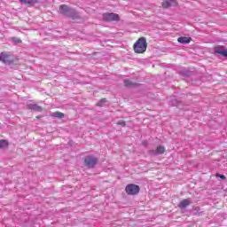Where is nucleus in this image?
<instances>
[{
	"label": "nucleus",
	"instance_id": "2eb2a0df",
	"mask_svg": "<svg viewBox=\"0 0 227 227\" xmlns=\"http://www.w3.org/2000/svg\"><path fill=\"white\" fill-rule=\"evenodd\" d=\"M20 3H23V4H36L38 3L37 0H20Z\"/></svg>",
	"mask_w": 227,
	"mask_h": 227
},
{
	"label": "nucleus",
	"instance_id": "1a4fd4ad",
	"mask_svg": "<svg viewBox=\"0 0 227 227\" xmlns=\"http://www.w3.org/2000/svg\"><path fill=\"white\" fill-rule=\"evenodd\" d=\"M191 203H192V201H191V199H184L183 200L180 201V203L177 205L178 208H187V207H189L191 205Z\"/></svg>",
	"mask_w": 227,
	"mask_h": 227
},
{
	"label": "nucleus",
	"instance_id": "f03ea898",
	"mask_svg": "<svg viewBox=\"0 0 227 227\" xmlns=\"http://www.w3.org/2000/svg\"><path fill=\"white\" fill-rule=\"evenodd\" d=\"M139 191H141L139 185L134 184H129L125 188V192L129 196H136L137 194H139Z\"/></svg>",
	"mask_w": 227,
	"mask_h": 227
},
{
	"label": "nucleus",
	"instance_id": "aec40b11",
	"mask_svg": "<svg viewBox=\"0 0 227 227\" xmlns=\"http://www.w3.org/2000/svg\"><path fill=\"white\" fill-rule=\"evenodd\" d=\"M217 176H219V178H222V180H226V176L224 175H217Z\"/></svg>",
	"mask_w": 227,
	"mask_h": 227
},
{
	"label": "nucleus",
	"instance_id": "39448f33",
	"mask_svg": "<svg viewBox=\"0 0 227 227\" xmlns=\"http://www.w3.org/2000/svg\"><path fill=\"white\" fill-rule=\"evenodd\" d=\"M59 13H62V15H67V13H70L68 17H72V15H74L75 11L74 9H70L68 5L62 4L59 6Z\"/></svg>",
	"mask_w": 227,
	"mask_h": 227
},
{
	"label": "nucleus",
	"instance_id": "f257e3e1",
	"mask_svg": "<svg viewBox=\"0 0 227 227\" xmlns=\"http://www.w3.org/2000/svg\"><path fill=\"white\" fill-rule=\"evenodd\" d=\"M148 49V43L145 37H140L133 45V50L136 54H145Z\"/></svg>",
	"mask_w": 227,
	"mask_h": 227
},
{
	"label": "nucleus",
	"instance_id": "6e6552de",
	"mask_svg": "<svg viewBox=\"0 0 227 227\" xmlns=\"http://www.w3.org/2000/svg\"><path fill=\"white\" fill-rule=\"evenodd\" d=\"M161 6L164 9L171 8V6H178V2L176 0H163Z\"/></svg>",
	"mask_w": 227,
	"mask_h": 227
},
{
	"label": "nucleus",
	"instance_id": "4be33fe9",
	"mask_svg": "<svg viewBox=\"0 0 227 227\" xmlns=\"http://www.w3.org/2000/svg\"><path fill=\"white\" fill-rule=\"evenodd\" d=\"M36 120H40V115L35 116Z\"/></svg>",
	"mask_w": 227,
	"mask_h": 227
},
{
	"label": "nucleus",
	"instance_id": "4468645a",
	"mask_svg": "<svg viewBox=\"0 0 227 227\" xmlns=\"http://www.w3.org/2000/svg\"><path fill=\"white\" fill-rule=\"evenodd\" d=\"M177 42L179 43H191V37H179Z\"/></svg>",
	"mask_w": 227,
	"mask_h": 227
},
{
	"label": "nucleus",
	"instance_id": "7ed1b4c3",
	"mask_svg": "<svg viewBox=\"0 0 227 227\" xmlns=\"http://www.w3.org/2000/svg\"><path fill=\"white\" fill-rule=\"evenodd\" d=\"M103 20L106 22H118L120 20V15L114 12H106L103 14Z\"/></svg>",
	"mask_w": 227,
	"mask_h": 227
},
{
	"label": "nucleus",
	"instance_id": "f8f14e48",
	"mask_svg": "<svg viewBox=\"0 0 227 227\" xmlns=\"http://www.w3.org/2000/svg\"><path fill=\"white\" fill-rule=\"evenodd\" d=\"M8 146H10V143L8 142V140L0 139V150L8 148Z\"/></svg>",
	"mask_w": 227,
	"mask_h": 227
},
{
	"label": "nucleus",
	"instance_id": "423d86ee",
	"mask_svg": "<svg viewBox=\"0 0 227 227\" xmlns=\"http://www.w3.org/2000/svg\"><path fill=\"white\" fill-rule=\"evenodd\" d=\"M98 162V159L93 157V156H87L84 159V164L85 166H88L89 168H95Z\"/></svg>",
	"mask_w": 227,
	"mask_h": 227
},
{
	"label": "nucleus",
	"instance_id": "ddd939ff",
	"mask_svg": "<svg viewBox=\"0 0 227 227\" xmlns=\"http://www.w3.org/2000/svg\"><path fill=\"white\" fill-rule=\"evenodd\" d=\"M137 85V83L130 82V80H124V86H126V88H134Z\"/></svg>",
	"mask_w": 227,
	"mask_h": 227
},
{
	"label": "nucleus",
	"instance_id": "9b49d317",
	"mask_svg": "<svg viewBox=\"0 0 227 227\" xmlns=\"http://www.w3.org/2000/svg\"><path fill=\"white\" fill-rule=\"evenodd\" d=\"M215 52L219 54L220 56H224V52H226V48L224 46H216L215 47Z\"/></svg>",
	"mask_w": 227,
	"mask_h": 227
},
{
	"label": "nucleus",
	"instance_id": "0eeeda50",
	"mask_svg": "<svg viewBox=\"0 0 227 227\" xmlns=\"http://www.w3.org/2000/svg\"><path fill=\"white\" fill-rule=\"evenodd\" d=\"M150 155H162L166 153V147L164 145H158L155 150L148 151Z\"/></svg>",
	"mask_w": 227,
	"mask_h": 227
},
{
	"label": "nucleus",
	"instance_id": "9d476101",
	"mask_svg": "<svg viewBox=\"0 0 227 227\" xmlns=\"http://www.w3.org/2000/svg\"><path fill=\"white\" fill-rule=\"evenodd\" d=\"M27 107V109H30V111H35L37 113H42V111L43 110L42 106L33 103L28 104Z\"/></svg>",
	"mask_w": 227,
	"mask_h": 227
},
{
	"label": "nucleus",
	"instance_id": "a211bd4d",
	"mask_svg": "<svg viewBox=\"0 0 227 227\" xmlns=\"http://www.w3.org/2000/svg\"><path fill=\"white\" fill-rule=\"evenodd\" d=\"M106 102H107V99L103 98V99H101L99 102L97 103V106H98V107H102V106H104V105L106 104Z\"/></svg>",
	"mask_w": 227,
	"mask_h": 227
},
{
	"label": "nucleus",
	"instance_id": "412c9836",
	"mask_svg": "<svg viewBox=\"0 0 227 227\" xmlns=\"http://www.w3.org/2000/svg\"><path fill=\"white\" fill-rule=\"evenodd\" d=\"M223 57H224V58H227V49H225V51H224V53H223Z\"/></svg>",
	"mask_w": 227,
	"mask_h": 227
},
{
	"label": "nucleus",
	"instance_id": "6ab92c4d",
	"mask_svg": "<svg viewBox=\"0 0 227 227\" xmlns=\"http://www.w3.org/2000/svg\"><path fill=\"white\" fill-rule=\"evenodd\" d=\"M117 125H121V127H125L126 122H125V121H120L117 122Z\"/></svg>",
	"mask_w": 227,
	"mask_h": 227
},
{
	"label": "nucleus",
	"instance_id": "f3484780",
	"mask_svg": "<svg viewBox=\"0 0 227 227\" xmlns=\"http://www.w3.org/2000/svg\"><path fill=\"white\" fill-rule=\"evenodd\" d=\"M11 40L13 43H22V40L19 37H12Z\"/></svg>",
	"mask_w": 227,
	"mask_h": 227
},
{
	"label": "nucleus",
	"instance_id": "dca6fc26",
	"mask_svg": "<svg viewBox=\"0 0 227 227\" xmlns=\"http://www.w3.org/2000/svg\"><path fill=\"white\" fill-rule=\"evenodd\" d=\"M51 116H53L54 118H65V114L61 113V112H55L51 114Z\"/></svg>",
	"mask_w": 227,
	"mask_h": 227
},
{
	"label": "nucleus",
	"instance_id": "20e7f679",
	"mask_svg": "<svg viewBox=\"0 0 227 227\" xmlns=\"http://www.w3.org/2000/svg\"><path fill=\"white\" fill-rule=\"evenodd\" d=\"M0 61L4 63V65H12V63H13V59H12L10 52L7 51H3L0 53Z\"/></svg>",
	"mask_w": 227,
	"mask_h": 227
}]
</instances>
